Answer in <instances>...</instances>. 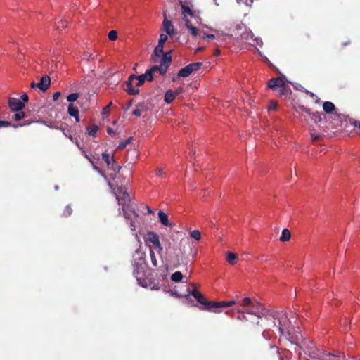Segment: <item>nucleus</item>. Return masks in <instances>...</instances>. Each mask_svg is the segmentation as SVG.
I'll list each match as a JSON object with an SVG mask.
<instances>
[{
	"mask_svg": "<svg viewBox=\"0 0 360 360\" xmlns=\"http://www.w3.org/2000/svg\"><path fill=\"white\" fill-rule=\"evenodd\" d=\"M156 174L158 176H162L164 174L163 169L162 168H159L156 170Z\"/></svg>",
	"mask_w": 360,
	"mask_h": 360,
	"instance_id": "obj_50",
	"label": "nucleus"
},
{
	"mask_svg": "<svg viewBox=\"0 0 360 360\" xmlns=\"http://www.w3.org/2000/svg\"><path fill=\"white\" fill-rule=\"evenodd\" d=\"M25 117V112L21 110H16V113L13 115V119L15 121H18Z\"/></svg>",
	"mask_w": 360,
	"mask_h": 360,
	"instance_id": "obj_33",
	"label": "nucleus"
},
{
	"mask_svg": "<svg viewBox=\"0 0 360 360\" xmlns=\"http://www.w3.org/2000/svg\"><path fill=\"white\" fill-rule=\"evenodd\" d=\"M171 62V57L167 53L163 54L161 60L160 65L162 66V72H166L167 68Z\"/></svg>",
	"mask_w": 360,
	"mask_h": 360,
	"instance_id": "obj_19",
	"label": "nucleus"
},
{
	"mask_svg": "<svg viewBox=\"0 0 360 360\" xmlns=\"http://www.w3.org/2000/svg\"><path fill=\"white\" fill-rule=\"evenodd\" d=\"M8 105L12 111L21 110L25 107V104L16 98H9Z\"/></svg>",
	"mask_w": 360,
	"mask_h": 360,
	"instance_id": "obj_11",
	"label": "nucleus"
},
{
	"mask_svg": "<svg viewBox=\"0 0 360 360\" xmlns=\"http://www.w3.org/2000/svg\"><path fill=\"white\" fill-rule=\"evenodd\" d=\"M162 240L167 245L166 251L168 255L169 262L173 263L175 267H178L180 265L179 255L170 252V250L174 249V247L172 245V243L169 239L163 238Z\"/></svg>",
	"mask_w": 360,
	"mask_h": 360,
	"instance_id": "obj_7",
	"label": "nucleus"
},
{
	"mask_svg": "<svg viewBox=\"0 0 360 360\" xmlns=\"http://www.w3.org/2000/svg\"><path fill=\"white\" fill-rule=\"evenodd\" d=\"M310 135H311V139L313 141H316L320 138V134L316 133L314 131H311Z\"/></svg>",
	"mask_w": 360,
	"mask_h": 360,
	"instance_id": "obj_41",
	"label": "nucleus"
},
{
	"mask_svg": "<svg viewBox=\"0 0 360 360\" xmlns=\"http://www.w3.org/2000/svg\"><path fill=\"white\" fill-rule=\"evenodd\" d=\"M214 4H215V5H217V6H219V4L218 3V1H217V0H214Z\"/></svg>",
	"mask_w": 360,
	"mask_h": 360,
	"instance_id": "obj_63",
	"label": "nucleus"
},
{
	"mask_svg": "<svg viewBox=\"0 0 360 360\" xmlns=\"http://www.w3.org/2000/svg\"><path fill=\"white\" fill-rule=\"evenodd\" d=\"M71 213H72V209H71V207H69V206H67V207H65V210H64L63 214H64L65 216H67V217H68V216H70V215L71 214Z\"/></svg>",
	"mask_w": 360,
	"mask_h": 360,
	"instance_id": "obj_46",
	"label": "nucleus"
},
{
	"mask_svg": "<svg viewBox=\"0 0 360 360\" xmlns=\"http://www.w3.org/2000/svg\"><path fill=\"white\" fill-rule=\"evenodd\" d=\"M21 98L24 102L28 101V96L26 94H23L21 96Z\"/></svg>",
	"mask_w": 360,
	"mask_h": 360,
	"instance_id": "obj_53",
	"label": "nucleus"
},
{
	"mask_svg": "<svg viewBox=\"0 0 360 360\" xmlns=\"http://www.w3.org/2000/svg\"><path fill=\"white\" fill-rule=\"evenodd\" d=\"M38 83L32 82L30 84L31 88H35L37 87Z\"/></svg>",
	"mask_w": 360,
	"mask_h": 360,
	"instance_id": "obj_58",
	"label": "nucleus"
},
{
	"mask_svg": "<svg viewBox=\"0 0 360 360\" xmlns=\"http://www.w3.org/2000/svg\"><path fill=\"white\" fill-rule=\"evenodd\" d=\"M68 113L70 116L74 117L77 122H79V110L77 107L72 104H70L68 106Z\"/></svg>",
	"mask_w": 360,
	"mask_h": 360,
	"instance_id": "obj_23",
	"label": "nucleus"
},
{
	"mask_svg": "<svg viewBox=\"0 0 360 360\" xmlns=\"http://www.w3.org/2000/svg\"><path fill=\"white\" fill-rule=\"evenodd\" d=\"M238 259V255L236 254L231 252L226 253V261L229 264H235Z\"/></svg>",
	"mask_w": 360,
	"mask_h": 360,
	"instance_id": "obj_24",
	"label": "nucleus"
},
{
	"mask_svg": "<svg viewBox=\"0 0 360 360\" xmlns=\"http://www.w3.org/2000/svg\"><path fill=\"white\" fill-rule=\"evenodd\" d=\"M118 205H120L119 214H121V209L128 208L131 205V198L127 191L121 187H119L116 191H114Z\"/></svg>",
	"mask_w": 360,
	"mask_h": 360,
	"instance_id": "obj_4",
	"label": "nucleus"
},
{
	"mask_svg": "<svg viewBox=\"0 0 360 360\" xmlns=\"http://www.w3.org/2000/svg\"><path fill=\"white\" fill-rule=\"evenodd\" d=\"M241 40L249 42L252 45H262V41L259 38H254V34L250 30H246L240 36Z\"/></svg>",
	"mask_w": 360,
	"mask_h": 360,
	"instance_id": "obj_10",
	"label": "nucleus"
},
{
	"mask_svg": "<svg viewBox=\"0 0 360 360\" xmlns=\"http://www.w3.org/2000/svg\"><path fill=\"white\" fill-rule=\"evenodd\" d=\"M323 109L326 113H330L335 110V105L330 101H326L323 104Z\"/></svg>",
	"mask_w": 360,
	"mask_h": 360,
	"instance_id": "obj_26",
	"label": "nucleus"
},
{
	"mask_svg": "<svg viewBox=\"0 0 360 360\" xmlns=\"http://www.w3.org/2000/svg\"><path fill=\"white\" fill-rule=\"evenodd\" d=\"M102 158L103 160L106 162L109 169H115L114 165L115 164V161L114 160L112 157H110V155L108 153H103Z\"/></svg>",
	"mask_w": 360,
	"mask_h": 360,
	"instance_id": "obj_22",
	"label": "nucleus"
},
{
	"mask_svg": "<svg viewBox=\"0 0 360 360\" xmlns=\"http://www.w3.org/2000/svg\"><path fill=\"white\" fill-rule=\"evenodd\" d=\"M175 98V94L172 90H168L165 95V101L167 103H172Z\"/></svg>",
	"mask_w": 360,
	"mask_h": 360,
	"instance_id": "obj_29",
	"label": "nucleus"
},
{
	"mask_svg": "<svg viewBox=\"0 0 360 360\" xmlns=\"http://www.w3.org/2000/svg\"><path fill=\"white\" fill-rule=\"evenodd\" d=\"M202 65L201 63H194L189 64L179 70L178 77H186L191 73L198 70Z\"/></svg>",
	"mask_w": 360,
	"mask_h": 360,
	"instance_id": "obj_8",
	"label": "nucleus"
},
{
	"mask_svg": "<svg viewBox=\"0 0 360 360\" xmlns=\"http://www.w3.org/2000/svg\"><path fill=\"white\" fill-rule=\"evenodd\" d=\"M181 92H182V89H181V88H179V89H177L176 90V91H175L174 94H175V96H176V95H177V94H180V93H181Z\"/></svg>",
	"mask_w": 360,
	"mask_h": 360,
	"instance_id": "obj_56",
	"label": "nucleus"
},
{
	"mask_svg": "<svg viewBox=\"0 0 360 360\" xmlns=\"http://www.w3.org/2000/svg\"><path fill=\"white\" fill-rule=\"evenodd\" d=\"M163 47H164V45H162V44H158L155 48V50H154V54L153 56V59L154 61H158V58L163 56V54H165L163 53Z\"/></svg>",
	"mask_w": 360,
	"mask_h": 360,
	"instance_id": "obj_21",
	"label": "nucleus"
},
{
	"mask_svg": "<svg viewBox=\"0 0 360 360\" xmlns=\"http://www.w3.org/2000/svg\"><path fill=\"white\" fill-rule=\"evenodd\" d=\"M79 96L76 93H73V94H70L68 97H67V100L69 101V102H74L75 101H77V99L78 98Z\"/></svg>",
	"mask_w": 360,
	"mask_h": 360,
	"instance_id": "obj_39",
	"label": "nucleus"
},
{
	"mask_svg": "<svg viewBox=\"0 0 360 360\" xmlns=\"http://www.w3.org/2000/svg\"><path fill=\"white\" fill-rule=\"evenodd\" d=\"M220 53H221V51H220V50H219V49H215V50H214V55H215L216 56H219V55H220Z\"/></svg>",
	"mask_w": 360,
	"mask_h": 360,
	"instance_id": "obj_55",
	"label": "nucleus"
},
{
	"mask_svg": "<svg viewBox=\"0 0 360 360\" xmlns=\"http://www.w3.org/2000/svg\"><path fill=\"white\" fill-rule=\"evenodd\" d=\"M108 134L114 133V131H113V129H112L109 128V129H108Z\"/></svg>",
	"mask_w": 360,
	"mask_h": 360,
	"instance_id": "obj_60",
	"label": "nucleus"
},
{
	"mask_svg": "<svg viewBox=\"0 0 360 360\" xmlns=\"http://www.w3.org/2000/svg\"><path fill=\"white\" fill-rule=\"evenodd\" d=\"M354 125H355L356 127H359V128H360V122H356L354 123Z\"/></svg>",
	"mask_w": 360,
	"mask_h": 360,
	"instance_id": "obj_61",
	"label": "nucleus"
},
{
	"mask_svg": "<svg viewBox=\"0 0 360 360\" xmlns=\"http://www.w3.org/2000/svg\"><path fill=\"white\" fill-rule=\"evenodd\" d=\"M120 211L121 214H122L124 218L127 221H129L131 229L134 231L136 227L135 219L139 217L138 213L132 206H130L128 208L121 209Z\"/></svg>",
	"mask_w": 360,
	"mask_h": 360,
	"instance_id": "obj_6",
	"label": "nucleus"
},
{
	"mask_svg": "<svg viewBox=\"0 0 360 360\" xmlns=\"http://www.w3.org/2000/svg\"><path fill=\"white\" fill-rule=\"evenodd\" d=\"M279 319V330L282 335L285 336L287 340L291 343L299 345V338L297 335L294 336L290 329H287L286 326L288 323H292V320L288 319L285 313H281L278 317Z\"/></svg>",
	"mask_w": 360,
	"mask_h": 360,
	"instance_id": "obj_3",
	"label": "nucleus"
},
{
	"mask_svg": "<svg viewBox=\"0 0 360 360\" xmlns=\"http://www.w3.org/2000/svg\"><path fill=\"white\" fill-rule=\"evenodd\" d=\"M191 295L196 299V300L203 305V307H200V309L202 310H208L214 313H221V308L226 307H231L236 304L235 300H231L229 302H212L207 301L204 298L203 295L199 292L198 290H194L191 292Z\"/></svg>",
	"mask_w": 360,
	"mask_h": 360,
	"instance_id": "obj_1",
	"label": "nucleus"
},
{
	"mask_svg": "<svg viewBox=\"0 0 360 360\" xmlns=\"http://www.w3.org/2000/svg\"><path fill=\"white\" fill-rule=\"evenodd\" d=\"M162 25L164 31L166 32V34H167L170 37H173L174 35L175 30L170 20L165 18V20H163Z\"/></svg>",
	"mask_w": 360,
	"mask_h": 360,
	"instance_id": "obj_15",
	"label": "nucleus"
},
{
	"mask_svg": "<svg viewBox=\"0 0 360 360\" xmlns=\"http://www.w3.org/2000/svg\"><path fill=\"white\" fill-rule=\"evenodd\" d=\"M306 112L311 116V119L314 120L315 122H321L323 119V115L321 112H310L309 110H306Z\"/></svg>",
	"mask_w": 360,
	"mask_h": 360,
	"instance_id": "obj_27",
	"label": "nucleus"
},
{
	"mask_svg": "<svg viewBox=\"0 0 360 360\" xmlns=\"http://www.w3.org/2000/svg\"><path fill=\"white\" fill-rule=\"evenodd\" d=\"M146 110V108L142 105L139 104L136 106V108L133 110L132 113L135 116H140L141 114Z\"/></svg>",
	"mask_w": 360,
	"mask_h": 360,
	"instance_id": "obj_31",
	"label": "nucleus"
},
{
	"mask_svg": "<svg viewBox=\"0 0 360 360\" xmlns=\"http://www.w3.org/2000/svg\"><path fill=\"white\" fill-rule=\"evenodd\" d=\"M134 80H137V83L136 84V86L142 85L145 81H152L153 80V75H150L149 72L147 71L145 72V74H143L140 76H136L134 78Z\"/></svg>",
	"mask_w": 360,
	"mask_h": 360,
	"instance_id": "obj_17",
	"label": "nucleus"
},
{
	"mask_svg": "<svg viewBox=\"0 0 360 360\" xmlns=\"http://www.w3.org/2000/svg\"><path fill=\"white\" fill-rule=\"evenodd\" d=\"M238 3L239 4H241V3H243L245 4L247 6H250L253 0H237Z\"/></svg>",
	"mask_w": 360,
	"mask_h": 360,
	"instance_id": "obj_44",
	"label": "nucleus"
},
{
	"mask_svg": "<svg viewBox=\"0 0 360 360\" xmlns=\"http://www.w3.org/2000/svg\"><path fill=\"white\" fill-rule=\"evenodd\" d=\"M183 20L184 22L185 27L191 32V34L193 37H197L198 35L200 36V30L195 27L194 24L187 18H183Z\"/></svg>",
	"mask_w": 360,
	"mask_h": 360,
	"instance_id": "obj_12",
	"label": "nucleus"
},
{
	"mask_svg": "<svg viewBox=\"0 0 360 360\" xmlns=\"http://www.w3.org/2000/svg\"><path fill=\"white\" fill-rule=\"evenodd\" d=\"M291 237V233L290 231L287 229H284L282 231L281 236L280 237V240L282 242H287L290 240Z\"/></svg>",
	"mask_w": 360,
	"mask_h": 360,
	"instance_id": "obj_28",
	"label": "nucleus"
},
{
	"mask_svg": "<svg viewBox=\"0 0 360 360\" xmlns=\"http://www.w3.org/2000/svg\"><path fill=\"white\" fill-rule=\"evenodd\" d=\"M307 93L309 94L310 95V96L316 98V101H315L316 103L320 102V99L319 98H317V96L314 93L309 92V91H307Z\"/></svg>",
	"mask_w": 360,
	"mask_h": 360,
	"instance_id": "obj_52",
	"label": "nucleus"
},
{
	"mask_svg": "<svg viewBox=\"0 0 360 360\" xmlns=\"http://www.w3.org/2000/svg\"><path fill=\"white\" fill-rule=\"evenodd\" d=\"M136 77V75H132L129 77V80L126 82L127 88L125 91L131 95H136L139 92V89L136 87L133 86V82L134 80V78Z\"/></svg>",
	"mask_w": 360,
	"mask_h": 360,
	"instance_id": "obj_13",
	"label": "nucleus"
},
{
	"mask_svg": "<svg viewBox=\"0 0 360 360\" xmlns=\"http://www.w3.org/2000/svg\"><path fill=\"white\" fill-rule=\"evenodd\" d=\"M114 169H113L114 171H116L117 172H119L121 169V167L119 166V165H117L116 163L114 165Z\"/></svg>",
	"mask_w": 360,
	"mask_h": 360,
	"instance_id": "obj_54",
	"label": "nucleus"
},
{
	"mask_svg": "<svg viewBox=\"0 0 360 360\" xmlns=\"http://www.w3.org/2000/svg\"><path fill=\"white\" fill-rule=\"evenodd\" d=\"M131 140L132 137H129L127 140L121 141L117 146V149L121 150L124 148L128 144L131 143Z\"/></svg>",
	"mask_w": 360,
	"mask_h": 360,
	"instance_id": "obj_34",
	"label": "nucleus"
},
{
	"mask_svg": "<svg viewBox=\"0 0 360 360\" xmlns=\"http://www.w3.org/2000/svg\"><path fill=\"white\" fill-rule=\"evenodd\" d=\"M112 103L110 102L106 107H105L103 110V115H107L108 114V110L110 108V107L112 105Z\"/></svg>",
	"mask_w": 360,
	"mask_h": 360,
	"instance_id": "obj_48",
	"label": "nucleus"
},
{
	"mask_svg": "<svg viewBox=\"0 0 360 360\" xmlns=\"http://www.w3.org/2000/svg\"><path fill=\"white\" fill-rule=\"evenodd\" d=\"M190 236L191 238L199 240L201 238V233L198 230H193L190 233Z\"/></svg>",
	"mask_w": 360,
	"mask_h": 360,
	"instance_id": "obj_35",
	"label": "nucleus"
},
{
	"mask_svg": "<svg viewBox=\"0 0 360 360\" xmlns=\"http://www.w3.org/2000/svg\"><path fill=\"white\" fill-rule=\"evenodd\" d=\"M222 36H226V37H231V35L230 34H225L223 32H220L219 31H217V35H214V34H205L204 32H200V37L202 38V39H206L207 40H210V39H221V37Z\"/></svg>",
	"mask_w": 360,
	"mask_h": 360,
	"instance_id": "obj_18",
	"label": "nucleus"
},
{
	"mask_svg": "<svg viewBox=\"0 0 360 360\" xmlns=\"http://www.w3.org/2000/svg\"><path fill=\"white\" fill-rule=\"evenodd\" d=\"M168 39V34H163L162 33L160 36V39H159V41H158V44H162V45H164L165 41L167 40Z\"/></svg>",
	"mask_w": 360,
	"mask_h": 360,
	"instance_id": "obj_37",
	"label": "nucleus"
},
{
	"mask_svg": "<svg viewBox=\"0 0 360 360\" xmlns=\"http://www.w3.org/2000/svg\"><path fill=\"white\" fill-rule=\"evenodd\" d=\"M202 49H203V48H202V47L198 48V49H197V51H201V50H202Z\"/></svg>",
	"mask_w": 360,
	"mask_h": 360,
	"instance_id": "obj_64",
	"label": "nucleus"
},
{
	"mask_svg": "<svg viewBox=\"0 0 360 360\" xmlns=\"http://www.w3.org/2000/svg\"><path fill=\"white\" fill-rule=\"evenodd\" d=\"M183 278V275L180 271H176L171 276V279L174 282H180Z\"/></svg>",
	"mask_w": 360,
	"mask_h": 360,
	"instance_id": "obj_32",
	"label": "nucleus"
},
{
	"mask_svg": "<svg viewBox=\"0 0 360 360\" xmlns=\"http://www.w3.org/2000/svg\"><path fill=\"white\" fill-rule=\"evenodd\" d=\"M303 345H304V346H306L307 348H310V345H309V344H307V345L306 343H304Z\"/></svg>",
	"mask_w": 360,
	"mask_h": 360,
	"instance_id": "obj_62",
	"label": "nucleus"
},
{
	"mask_svg": "<svg viewBox=\"0 0 360 360\" xmlns=\"http://www.w3.org/2000/svg\"><path fill=\"white\" fill-rule=\"evenodd\" d=\"M98 127L96 125L91 126L88 129V133L89 135L94 136L96 134L98 131Z\"/></svg>",
	"mask_w": 360,
	"mask_h": 360,
	"instance_id": "obj_40",
	"label": "nucleus"
},
{
	"mask_svg": "<svg viewBox=\"0 0 360 360\" xmlns=\"http://www.w3.org/2000/svg\"><path fill=\"white\" fill-rule=\"evenodd\" d=\"M133 274L136 277L139 285L146 288L147 281L144 278L147 270V266L144 259V254L140 250H136L134 255Z\"/></svg>",
	"mask_w": 360,
	"mask_h": 360,
	"instance_id": "obj_2",
	"label": "nucleus"
},
{
	"mask_svg": "<svg viewBox=\"0 0 360 360\" xmlns=\"http://www.w3.org/2000/svg\"><path fill=\"white\" fill-rule=\"evenodd\" d=\"M283 79H285L284 76L270 79L268 83V87L274 89L276 87L283 86L285 84Z\"/></svg>",
	"mask_w": 360,
	"mask_h": 360,
	"instance_id": "obj_14",
	"label": "nucleus"
},
{
	"mask_svg": "<svg viewBox=\"0 0 360 360\" xmlns=\"http://www.w3.org/2000/svg\"><path fill=\"white\" fill-rule=\"evenodd\" d=\"M117 38V32L115 30H111L108 33V39L110 41H115Z\"/></svg>",
	"mask_w": 360,
	"mask_h": 360,
	"instance_id": "obj_36",
	"label": "nucleus"
},
{
	"mask_svg": "<svg viewBox=\"0 0 360 360\" xmlns=\"http://www.w3.org/2000/svg\"><path fill=\"white\" fill-rule=\"evenodd\" d=\"M86 158L87 159H89V161L91 162V163L92 164L94 169V170H96V171H97V172H98V173H99L102 176H104L103 173L101 171V169H100L97 166H96V165L93 163V162L91 160V159L89 158V156H88V155H86Z\"/></svg>",
	"mask_w": 360,
	"mask_h": 360,
	"instance_id": "obj_42",
	"label": "nucleus"
},
{
	"mask_svg": "<svg viewBox=\"0 0 360 360\" xmlns=\"http://www.w3.org/2000/svg\"><path fill=\"white\" fill-rule=\"evenodd\" d=\"M93 58V55L89 51H85L82 57V59L84 60H89Z\"/></svg>",
	"mask_w": 360,
	"mask_h": 360,
	"instance_id": "obj_38",
	"label": "nucleus"
},
{
	"mask_svg": "<svg viewBox=\"0 0 360 360\" xmlns=\"http://www.w3.org/2000/svg\"><path fill=\"white\" fill-rule=\"evenodd\" d=\"M281 91L279 92V94L281 95H283V94H286V92L288 90V88L285 84H284L283 86H281Z\"/></svg>",
	"mask_w": 360,
	"mask_h": 360,
	"instance_id": "obj_47",
	"label": "nucleus"
},
{
	"mask_svg": "<svg viewBox=\"0 0 360 360\" xmlns=\"http://www.w3.org/2000/svg\"><path fill=\"white\" fill-rule=\"evenodd\" d=\"M147 211L149 214H151L153 212V211L150 209V207H147Z\"/></svg>",
	"mask_w": 360,
	"mask_h": 360,
	"instance_id": "obj_59",
	"label": "nucleus"
},
{
	"mask_svg": "<svg viewBox=\"0 0 360 360\" xmlns=\"http://www.w3.org/2000/svg\"><path fill=\"white\" fill-rule=\"evenodd\" d=\"M11 126V122L8 121H0V128L1 127H8Z\"/></svg>",
	"mask_w": 360,
	"mask_h": 360,
	"instance_id": "obj_45",
	"label": "nucleus"
},
{
	"mask_svg": "<svg viewBox=\"0 0 360 360\" xmlns=\"http://www.w3.org/2000/svg\"><path fill=\"white\" fill-rule=\"evenodd\" d=\"M260 259L262 262H268V259H265L264 255H262Z\"/></svg>",
	"mask_w": 360,
	"mask_h": 360,
	"instance_id": "obj_57",
	"label": "nucleus"
},
{
	"mask_svg": "<svg viewBox=\"0 0 360 360\" xmlns=\"http://www.w3.org/2000/svg\"><path fill=\"white\" fill-rule=\"evenodd\" d=\"M240 305L242 307H238L237 309L238 312L247 313L248 314H254L257 316L258 318H260V316L256 311L258 304H253L250 298L245 297L242 299Z\"/></svg>",
	"mask_w": 360,
	"mask_h": 360,
	"instance_id": "obj_5",
	"label": "nucleus"
},
{
	"mask_svg": "<svg viewBox=\"0 0 360 360\" xmlns=\"http://www.w3.org/2000/svg\"><path fill=\"white\" fill-rule=\"evenodd\" d=\"M277 106V104L275 102H271L269 106V110H274L276 109Z\"/></svg>",
	"mask_w": 360,
	"mask_h": 360,
	"instance_id": "obj_51",
	"label": "nucleus"
},
{
	"mask_svg": "<svg viewBox=\"0 0 360 360\" xmlns=\"http://www.w3.org/2000/svg\"><path fill=\"white\" fill-rule=\"evenodd\" d=\"M61 96L60 92H56L53 96V101H57Z\"/></svg>",
	"mask_w": 360,
	"mask_h": 360,
	"instance_id": "obj_49",
	"label": "nucleus"
},
{
	"mask_svg": "<svg viewBox=\"0 0 360 360\" xmlns=\"http://www.w3.org/2000/svg\"><path fill=\"white\" fill-rule=\"evenodd\" d=\"M162 66L154 65L150 70H148L147 72H149L150 75H153V78L155 75L156 73H158L160 75H164L165 72H162Z\"/></svg>",
	"mask_w": 360,
	"mask_h": 360,
	"instance_id": "obj_25",
	"label": "nucleus"
},
{
	"mask_svg": "<svg viewBox=\"0 0 360 360\" xmlns=\"http://www.w3.org/2000/svg\"><path fill=\"white\" fill-rule=\"evenodd\" d=\"M51 79L49 76H44L38 83L37 88L42 91H46L50 86Z\"/></svg>",
	"mask_w": 360,
	"mask_h": 360,
	"instance_id": "obj_16",
	"label": "nucleus"
},
{
	"mask_svg": "<svg viewBox=\"0 0 360 360\" xmlns=\"http://www.w3.org/2000/svg\"><path fill=\"white\" fill-rule=\"evenodd\" d=\"M150 257H151L152 263H153V266H156L158 264V262L155 259L154 252L152 250H150Z\"/></svg>",
	"mask_w": 360,
	"mask_h": 360,
	"instance_id": "obj_43",
	"label": "nucleus"
},
{
	"mask_svg": "<svg viewBox=\"0 0 360 360\" xmlns=\"http://www.w3.org/2000/svg\"><path fill=\"white\" fill-rule=\"evenodd\" d=\"M182 13L184 17H187L186 15H188L191 17H194L195 20H197V17L194 15L193 11L191 9H190L188 7H186L185 5H182Z\"/></svg>",
	"mask_w": 360,
	"mask_h": 360,
	"instance_id": "obj_30",
	"label": "nucleus"
},
{
	"mask_svg": "<svg viewBox=\"0 0 360 360\" xmlns=\"http://www.w3.org/2000/svg\"><path fill=\"white\" fill-rule=\"evenodd\" d=\"M158 217L160 223L163 224L164 226H173L172 223L169 222L168 216L166 213H165L163 211L160 210L158 212Z\"/></svg>",
	"mask_w": 360,
	"mask_h": 360,
	"instance_id": "obj_20",
	"label": "nucleus"
},
{
	"mask_svg": "<svg viewBox=\"0 0 360 360\" xmlns=\"http://www.w3.org/2000/svg\"><path fill=\"white\" fill-rule=\"evenodd\" d=\"M146 241H148L153 244V245L157 248L159 252L163 250V247L160 243V238L158 235L153 232L149 231L148 232L146 238Z\"/></svg>",
	"mask_w": 360,
	"mask_h": 360,
	"instance_id": "obj_9",
	"label": "nucleus"
}]
</instances>
